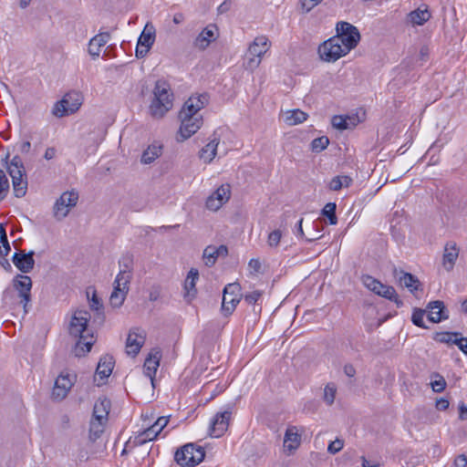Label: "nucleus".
Segmentation results:
<instances>
[{
  "label": "nucleus",
  "mask_w": 467,
  "mask_h": 467,
  "mask_svg": "<svg viewBox=\"0 0 467 467\" xmlns=\"http://www.w3.org/2000/svg\"><path fill=\"white\" fill-rule=\"evenodd\" d=\"M329 143V140L326 136L316 138L311 142V149L314 152H320L325 150Z\"/></svg>",
  "instance_id": "nucleus-43"
},
{
  "label": "nucleus",
  "mask_w": 467,
  "mask_h": 467,
  "mask_svg": "<svg viewBox=\"0 0 467 467\" xmlns=\"http://www.w3.org/2000/svg\"><path fill=\"white\" fill-rule=\"evenodd\" d=\"M240 285L237 283L228 284L223 289L222 312L225 317L233 314L240 302Z\"/></svg>",
  "instance_id": "nucleus-11"
},
{
  "label": "nucleus",
  "mask_w": 467,
  "mask_h": 467,
  "mask_svg": "<svg viewBox=\"0 0 467 467\" xmlns=\"http://www.w3.org/2000/svg\"><path fill=\"white\" fill-rule=\"evenodd\" d=\"M452 344L458 346V348L467 355V337L454 338Z\"/></svg>",
  "instance_id": "nucleus-55"
},
{
  "label": "nucleus",
  "mask_w": 467,
  "mask_h": 467,
  "mask_svg": "<svg viewBox=\"0 0 467 467\" xmlns=\"http://www.w3.org/2000/svg\"><path fill=\"white\" fill-rule=\"evenodd\" d=\"M281 237H282L281 231L280 230H275V231H273L272 233L269 234L268 239H267V244L271 247H275L280 243Z\"/></svg>",
  "instance_id": "nucleus-48"
},
{
  "label": "nucleus",
  "mask_w": 467,
  "mask_h": 467,
  "mask_svg": "<svg viewBox=\"0 0 467 467\" xmlns=\"http://www.w3.org/2000/svg\"><path fill=\"white\" fill-rule=\"evenodd\" d=\"M161 358V353L159 349H153L149 357L145 359L143 369L145 375L150 379L151 385L154 388V377L157 372V369L160 366V359Z\"/></svg>",
  "instance_id": "nucleus-22"
},
{
  "label": "nucleus",
  "mask_w": 467,
  "mask_h": 467,
  "mask_svg": "<svg viewBox=\"0 0 467 467\" xmlns=\"http://www.w3.org/2000/svg\"><path fill=\"white\" fill-rule=\"evenodd\" d=\"M344 446V441L340 439H336L335 441H331L327 446V451L330 454H336L339 451L342 450Z\"/></svg>",
  "instance_id": "nucleus-49"
},
{
  "label": "nucleus",
  "mask_w": 467,
  "mask_h": 467,
  "mask_svg": "<svg viewBox=\"0 0 467 467\" xmlns=\"http://www.w3.org/2000/svg\"><path fill=\"white\" fill-rule=\"evenodd\" d=\"M450 402L445 398H441L436 400V409L439 410H445L448 409Z\"/></svg>",
  "instance_id": "nucleus-58"
},
{
  "label": "nucleus",
  "mask_w": 467,
  "mask_h": 467,
  "mask_svg": "<svg viewBox=\"0 0 467 467\" xmlns=\"http://www.w3.org/2000/svg\"><path fill=\"white\" fill-rule=\"evenodd\" d=\"M169 419L167 417H160L152 425L161 433V431L167 426Z\"/></svg>",
  "instance_id": "nucleus-54"
},
{
  "label": "nucleus",
  "mask_w": 467,
  "mask_h": 467,
  "mask_svg": "<svg viewBox=\"0 0 467 467\" xmlns=\"http://www.w3.org/2000/svg\"><path fill=\"white\" fill-rule=\"evenodd\" d=\"M11 247L7 239L5 226L0 223V255H7Z\"/></svg>",
  "instance_id": "nucleus-42"
},
{
  "label": "nucleus",
  "mask_w": 467,
  "mask_h": 467,
  "mask_svg": "<svg viewBox=\"0 0 467 467\" xmlns=\"http://www.w3.org/2000/svg\"><path fill=\"white\" fill-rule=\"evenodd\" d=\"M219 144V139L213 138L209 143H207L199 151V157L205 163H210L216 156L217 147Z\"/></svg>",
  "instance_id": "nucleus-33"
},
{
  "label": "nucleus",
  "mask_w": 467,
  "mask_h": 467,
  "mask_svg": "<svg viewBox=\"0 0 467 467\" xmlns=\"http://www.w3.org/2000/svg\"><path fill=\"white\" fill-rule=\"evenodd\" d=\"M425 314V310L422 309H415L412 313L411 321L412 323L421 328H426V326L423 322V317Z\"/></svg>",
  "instance_id": "nucleus-46"
},
{
  "label": "nucleus",
  "mask_w": 467,
  "mask_h": 467,
  "mask_svg": "<svg viewBox=\"0 0 467 467\" xmlns=\"http://www.w3.org/2000/svg\"><path fill=\"white\" fill-rule=\"evenodd\" d=\"M344 373H345L348 377L352 378V377H354V376H355V374H356V369H355V368H354V366H353V365H351V364H347V365H345V366H344Z\"/></svg>",
  "instance_id": "nucleus-61"
},
{
  "label": "nucleus",
  "mask_w": 467,
  "mask_h": 467,
  "mask_svg": "<svg viewBox=\"0 0 467 467\" xmlns=\"http://www.w3.org/2000/svg\"><path fill=\"white\" fill-rule=\"evenodd\" d=\"M78 200V192H66L62 193L54 205V216L57 220L64 219L69 213L70 209L76 206Z\"/></svg>",
  "instance_id": "nucleus-12"
},
{
  "label": "nucleus",
  "mask_w": 467,
  "mask_h": 467,
  "mask_svg": "<svg viewBox=\"0 0 467 467\" xmlns=\"http://www.w3.org/2000/svg\"><path fill=\"white\" fill-rule=\"evenodd\" d=\"M322 0H300L303 9L309 12L317 6Z\"/></svg>",
  "instance_id": "nucleus-53"
},
{
  "label": "nucleus",
  "mask_w": 467,
  "mask_h": 467,
  "mask_svg": "<svg viewBox=\"0 0 467 467\" xmlns=\"http://www.w3.org/2000/svg\"><path fill=\"white\" fill-rule=\"evenodd\" d=\"M119 265L120 269L116 280L124 281L128 278L130 283L131 279V271L133 269V255L130 253L123 254Z\"/></svg>",
  "instance_id": "nucleus-26"
},
{
  "label": "nucleus",
  "mask_w": 467,
  "mask_h": 467,
  "mask_svg": "<svg viewBox=\"0 0 467 467\" xmlns=\"http://www.w3.org/2000/svg\"><path fill=\"white\" fill-rule=\"evenodd\" d=\"M455 467H466L467 466V456L465 454L458 455L454 460Z\"/></svg>",
  "instance_id": "nucleus-57"
},
{
  "label": "nucleus",
  "mask_w": 467,
  "mask_h": 467,
  "mask_svg": "<svg viewBox=\"0 0 467 467\" xmlns=\"http://www.w3.org/2000/svg\"><path fill=\"white\" fill-rule=\"evenodd\" d=\"M306 117V113L300 109L289 110L285 112V121L286 124L293 126L304 122Z\"/></svg>",
  "instance_id": "nucleus-39"
},
{
  "label": "nucleus",
  "mask_w": 467,
  "mask_h": 467,
  "mask_svg": "<svg viewBox=\"0 0 467 467\" xmlns=\"http://www.w3.org/2000/svg\"><path fill=\"white\" fill-rule=\"evenodd\" d=\"M262 293L259 291H254L250 294L245 295L244 301L248 305H254L257 302V300L261 297Z\"/></svg>",
  "instance_id": "nucleus-52"
},
{
  "label": "nucleus",
  "mask_w": 467,
  "mask_h": 467,
  "mask_svg": "<svg viewBox=\"0 0 467 467\" xmlns=\"http://www.w3.org/2000/svg\"><path fill=\"white\" fill-rule=\"evenodd\" d=\"M90 317V313L87 310H77L71 317L68 332L70 336L78 338L75 350L77 356L89 352L93 346V335L88 327Z\"/></svg>",
  "instance_id": "nucleus-2"
},
{
  "label": "nucleus",
  "mask_w": 467,
  "mask_h": 467,
  "mask_svg": "<svg viewBox=\"0 0 467 467\" xmlns=\"http://www.w3.org/2000/svg\"><path fill=\"white\" fill-rule=\"evenodd\" d=\"M161 151L162 146L158 143H153L143 151L140 161L144 164H150L161 155Z\"/></svg>",
  "instance_id": "nucleus-35"
},
{
  "label": "nucleus",
  "mask_w": 467,
  "mask_h": 467,
  "mask_svg": "<svg viewBox=\"0 0 467 467\" xmlns=\"http://www.w3.org/2000/svg\"><path fill=\"white\" fill-rule=\"evenodd\" d=\"M204 456L205 451L202 447L188 443L176 451L174 460L182 467H192L202 462Z\"/></svg>",
  "instance_id": "nucleus-5"
},
{
  "label": "nucleus",
  "mask_w": 467,
  "mask_h": 467,
  "mask_svg": "<svg viewBox=\"0 0 467 467\" xmlns=\"http://www.w3.org/2000/svg\"><path fill=\"white\" fill-rule=\"evenodd\" d=\"M34 251H29L28 253L20 251L13 254L12 261L19 271L27 274L34 268Z\"/></svg>",
  "instance_id": "nucleus-18"
},
{
  "label": "nucleus",
  "mask_w": 467,
  "mask_h": 467,
  "mask_svg": "<svg viewBox=\"0 0 467 467\" xmlns=\"http://www.w3.org/2000/svg\"><path fill=\"white\" fill-rule=\"evenodd\" d=\"M9 191V182L8 179L4 172V171L0 170V202L4 200Z\"/></svg>",
  "instance_id": "nucleus-45"
},
{
  "label": "nucleus",
  "mask_w": 467,
  "mask_h": 467,
  "mask_svg": "<svg viewBox=\"0 0 467 467\" xmlns=\"http://www.w3.org/2000/svg\"><path fill=\"white\" fill-rule=\"evenodd\" d=\"M261 266V263L258 259L252 258L248 263V267L253 273H259Z\"/></svg>",
  "instance_id": "nucleus-56"
},
{
  "label": "nucleus",
  "mask_w": 467,
  "mask_h": 467,
  "mask_svg": "<svg viewBox=\"0 0 467 467\" xmlns=\"http://www.w3.org/2000/svg\"><path fill=\"white\" fill-rule=\"evenodd\" d=\"M232 405H228L225 410L215 414L210 425V436L219 438L227 431L232 415Z\"/></svg>",
  "instance_id": "nucleus-13"
},
{
  "label": "nucleus",
  "mask_w": 467,
  "mask_h": 467,
  "mask_svg": "<svg viewBox=\"0 0 467 467\" xmlns=\"http://www.w3.org/2000/svg\"><path fill=\"white\" fill-rule=\"evenodd\" d=\"M56 153H57L56 149L53 147H49L46 150L44 158L47 161L52 160L53 158H55Z\"/></svg>",
  "instance_id": "nucleus-62"
},
{
  "label": "nucleus",
  "mask_w": 467,
  "mask_h": 467,
  "mask_svg": "<svg viewBox=\"0 0 467 467\" xmlns=\"http://www.w3.org/2000/svg\"><path fill=\"white\" fill-rule=\"evenodd\" d=\"M129 284L128 278L124 281L115 279L114 288L109 297V304L113 307H119L122 306L129 291Z\"/></svg>",
  "instance_id": "nucleus-19"
},
{
  "label": "nucleus",
  "mask_w": 467,
  "mask_h": 467,
  "mask_svg": "<svg viewBox=\"0 0 467 467\" xmlns=\"http://www.w3.org/2000/svg\"><path fill=\"white\" fill-rule=\"evenodd\" d=\"M231 196V187L229 184L221 185L206 201V207L211 211L219 210Z\"/></svg>",
  "instance_id": "nucleus-16"
},
{
  "label": "nucleus",
  "mask_w": 467,
  "mask_h": 467,
  "mask_svg": "<svg viewBox=\"0 0 467 467\" xmlns=\"http://www.w3.org/2000/svg\"><path fill=\"white\" fill-rule=\"evenodd\" d=\"M30 148H31V143L29 141H24L20 145V151L22 153H27L30 150Z\"/></svg>",
  "instance_id": "nucleus-64"
},
{
  "label": "nucleus",
  "mask_w": 467,
  "mask_h": 467,
  "mask_svg": "<svg viewBox=\"0 0 467 467\" xmlns=\"http://www.w3.org/2000/svg\"><path fill=\"white\" fill-rule=\"evenodd\" d=\"M362 460V467H379V462H369L364 456L361 457Z\"/></svg>",
  "instance_id": "nucleus-63"
},
{
  "label": "nucleus",
  "mask_w": 467,
  "mask_h": 467,
  "mask_svg": "<svg viewBox=\"0 0 467 467\" xmlns=\"http://www.w3.org/2000/svg\"><path fill=\"white\" fill-rule=\"evenodd\" d=\"M430 49L427 46H423L420 50V59L423 62L429 58Z\"/></svg>",
  "instance_id": "nucleus-59"
},
{
  "label": "nucleus",
  "mask_w": 467,
  "mask_h": 467,
  "mask_svg": "<svg viewBox=\"0 0 467 467\" xmlns=\"http://www.w3.org/2000/svg\"><path fill=\"white\" fill-rule=\"evenodd\" d=\"M353 180L347 175H338L331 179L328 184V188L331 191L337 192L343 187H349L352 184Z\"/></svg>",
  "instance_id": "nucleus-38"
},
{
  "label": "nucleus",
  "mask_w": 467,
  "mask_h": 467,
  "mask_svg": "<svg viewBox=\"0 0 467 467\" xmlns=\"http://www.w3.org/2000/svg\"><path fill=\"white\" fill-rule=\"evenodd\" d=\"M73 385L74 381L70 375L61 373L55 381L52 398L56 400H64Z\"/></svg>",
  "instance_id": "nucleus-17"
},
{
  "label": "nucleus",
  "mask_w": 467,
  "mask_h": 467,
  "mask_svg": "<svg viewBox=\"0 0 467 467\" xmlns=\"http://www.w3.org/2000/svg\"><path fill=\"white\" fill-rule=\"evenodd\" d=\"M228 254V249L225 245H220L218 247L209 245L203 251V260L206 266H213L219 256H226Z\"/></svg>",
  "instance_id": "nucleus-25"
},
{
  "label": "nucleus",
  "mask_w": 467,
  "mask_h": 467,
  "mask_svg": "<svg viewBox=\"0 0 467 467\" xmlns=\"http://www.w3.org/2000/svg\"><path fill=\"white\" fill-rule=\"evenodd\" d=\"M6 255H0V265L6 271L12 270V265L9 261L5 258Z\"/></svg>",
  "instance_id": "nucleus-60"
},
{
  "label": "nucleus",
  "mask_w": 467,
  "mask_h": 467,
  "mask_svg": "<svg viewBox=\"0 0 467 467\" xmlns=\"http://www.w3.org/2000/svg\"><path fill=\"white\" fill-rule=\"evenodd\" d=\"M362 283L374 294L394 302L398 307L403 306V302L399 298V296L393 286L382 284L380 281L370 275H363Z\"/></svg>",
  "instance_id": "nucleus-7"
},
{
  "label": "nucleus",
  "mask_w": 467,
  "mask_h": 467,
  "mask_svg": "<svg viewBox=\"0 0 467 467\" xmlns=\"http://www.w3.org/2000/svg\"><path fill=\"white\" fill-rule=\"evenodd\" d=\"M159 434L160 432L155 429L153 425H151L135 435L133 440H130L129 442L132 443L134 446H141L148 441L155 440Z\"/></svg>",
  "instance_id": "nucleus-31"
},
{
  "label": "nucleus",
  "mask_w": 467,
  "mask_h": 467,
  "mask_svg": "<svg viewBox=\"0 0 467 467\" xmlns=\"http://www.w3.org/2000/svg\"><path fill=\"white\" fill-rule=\"evenodd\" d=\"M114 367V360L111 356H105L99 359L96 373L102 379L109 377Z\"/></svg>",
  "instance_id": "nucleus-34"
},
{
  "label": "nucleus",
  "mask_w": 467,
  "mask_h": 467,
  "mask_svg": "<svg viewBox=\"0 0 467 467\" xmlns=\"http://www.w3.org/2000/svg\"><path fill=\"white\" fill-rule=\"evenodd\" d=\"M173 94L170 85L164 80H157L153 89V99L149 112L153 119H161L173 106Z\"/></svg>",
  "instance_id": "nucleus-3"
},
{
  "label": "nucleus",
  "mask_w": 467,
  "mask_h": 467,
  "mask_svg": "<svg viewBox=\"0 0 467 467\" xmlns=\"http://www.w3.org/2000/svg\"><path fill=\"white\" fill-rule=\"evenodd\" d=\"M336 29L337 33L336 36L340 38L339 41L345 46V50L350 51L358 46L360 40V34L355 26L341 21L337 24Z\"/></svg>",
  "instance_id": "nucleus-8"
},
{
  "label": "nucleus",
  "mask_w": 467,
  "mask_h": 467,
  "mask_svg": "<svg viewBox=\"0 0 467 467\" xmlns=\"http://www.w3.org/2000/svg\"><path fill=\"white\" fill-rule=\"evenodd\" d=\"M337 389L333 383H329L324 389V400L328 404H333L336 397Z\"/></svg>",
  "instance_id": "nucleus-44"
},
{
  "label": "nucleus",
  "mask_w": 467,
  "mask_h": 467,
  "mask_svg": "<svg viewBox=\"0 0 467 467\" xmlns=\"http://www.w3.org/2000/svg\"><path fill=\"white\" fill-rule=\"evenodd\" d=\"M111 402L106 397L99 398L94 404L92 417L99 420H108Z\"/></svg>",
  "instance_id": "nucleus-29"
},
{
  "label": "nucleus",
  "mask_w": 467,
  "mask_h": 467,
  "mask_svg": "<svg viewBox=\"0 0 467 467\" xmlns=\"http://www.w3.org/2000/svg\"><path fill=\"white\" fill-rule=\"evenodd\" d=\"M109 38L110 36L109 33H100L92 37L89 40L88 48L89 55L93 57H99L101 47H103L108 43Z\"/></svg>",
  "instance_id": "nucleus-30"
},
{
  "label": "nucleus",
  "mask_w": 467,
  "mask_h": 467,
  "mask_svg": "<svg viewBox=\"0 0 467 467\" xmlns=\"http://www.w3.org/2000/svg\"><path fill=\"white\" fill-rule=\"evenodd\" d=\"M8 159L9 153L6 154L3 161H5L6 171L12 178L14 194L17 198H22L27 191V180L24 163L18 155L14 156L10 161H8Z\"/></svg>",
  "instance_id": "nucleus-4"
},
{
  "label": "nucleus",
  "mask_w": 467,
  "mask_h": 467,
  "mask_svg": "<svg viewBox=\"0 0 467 467\" xmlns=\"http://www.w3.org/2000/svg\"><path fill=\"white\" fill-rule=\"evenodd\" d=\"M154 40L155 29L152 26H150L149 24H147L138 39L136 57L139 58L145 57L153 45Z\"/></svg>",
  "instance_id": "nucleus-15"
},
{
  "label": "nucleus",
  "mask_w": 467,
  "mask_h": 467,
  "mask_svg": "<svg viewBox=\"0 0 467 467\" xmlns=\"http://www.w3.org/2000/svg\"><path fill=\"white\" fill-rule=\"evenodd\" d=\"M14 286L18 291L20 304L23 305L26 314V306L31 300L32 280L28 275H17L14 279Z\"/></svg>",
  "instance_id": "nucleus-14"
},
{
  "label": "nucleus",
  "mask_w": 467,
  "mask_h": 467,
  "mask_svg": "<svg viewBox=\"0 0 467 467\" xmlns=\"http://www.w3.org/2000/svg\"><path fill=\"white\" fill-rule=\"evenodd\" d=\"M199 278V272L195 268H192L185 279L184 282V298H186L188 301H191L193 299L197 294V289L195 287L196 281Z\"/></svg>",
  "instance_id": "nucleus-28"
},
{
  "label": "nucleus",
  "mask_w": 467,
  "mask_h": 467,
  "mask_svg": "<svg viewBox=\"0 0 467 467\" xmlns=\"http://www.w3.org/2000/svg\"><path fill=\"white\" fill-rule=\"evenodd\" d=\"M459 256V249L456 243L449 242L444 246V252L442 256V265L446 271L451 272L455 265V262Z\"/></svg>",
  "instance_id": "nucleus-23"
},
{
  "label": "nucleus",
  "mask_w": 467,
  "mask_h": 467,
  "mask_svg": "<svg viewBox=\"0 0 467 467\" xmlns=\"http://www.w3.org/2000/svg\"><path fill=\"white\" fill-rule=\"evenodd\" d=\"M208 103L207 94L190 97L179 113L182 140L189 139L202 127L203 119L199 111Z\"/></svg>",
  "instance_id": "nucleus-1"
},
{
  "label": "nucleus",
  "mask_w": 467,
  "mask_h": 467,
  "mask_svg": "<svg viewBox=\"0 0 467 467\" xmlns=\"http://www.w3.org/2000/svg\"><path fill=\"white\" fill-rule=\"evenodd\" d=\"M107 421L108 420H99L93 417L91 418L89 423V438L91 441H95L100 437L104 431V427Z\"/></svg>",
  "instance_id": "nucleus-37"
},
{
  "label": "nucleus",
  "mask_w": 467,
  "mask_h": 467,
  "mask_svg": "<svg viewBox=\"0 0 467 467\" xmlns=\"http://www.w3.org/2000/svg\"><path fill=\"white\" fill-rule=\"evenodd\" d=\"M427 309L429 310L428 319L432 323H439L449 317L442 301L436 300L430 302L427 306Z\"/></svg>",
  "instance_id": "nucleus-24"
},
{
  "label": "nucleus",
  "mask_w": 467,
  "mask_h": 467,
  "mask_svg": "<svg viewBox=\"0 0 467 467\" xmlns=\"http://www.w3.org/2000/svg\"><path fill=\"white\" fill-rule=\"evenodd\" d=\"M337 205L335 202H327L322 209L321 214L327 218L329 224L335 225L337 223L336 214Z\"/></svg>",
  "instance_id": "nucleus-41"
},
{
  "label": "nucleus",
  "mask_w": 467,
  "mask_h": 467,
  "mask_svg": "<svg viewBox=\"0 0 467 467\" xmlns=\"http://www.w3.org/2000/svg\"><path fill=\"white\" fill-rule=\"evenodd\" d=\"M339 40L340 38L333 36L319 46L318 53L323 60L335 62L349 52L345 50V46Z\"/></svg>",
  "instance_id": "nucleus-9"
},
{
  "label": "nucleus",
  "mask_w": 467,
  "mask_h": 467,
  "mask_svg": "<svg viewBox=\"0 0 467 467\" xmlns=\"http://www.w3.org/2000/svg\"><path fill=\"white\" fill-rule=\"evenodd\" d=\"M459 336H460V333H458V332H453V333L446 332V333L441 334V337H440L439 341L441 343H452L454 338H460Z\"/></svg>",
  "instance_id": "nucleus-51"
},
{
  "label": "nucleus",
  "mask_w": 467,
  "mask_h": 467,
  "mask_svg": "<svg viewBox=\"0 0 467 467\" xmlns=\"http://www.w3.org/2000/svg\"><path fill=\"white\" fill-rule=\"evenodd\" d=\"M90 309L95 311L94 323L101 325L104 322L105 315L103 312V305L100 302V299L96 295L94 291L91 300L89 301Z\"/></svg>",
  "instance_id": "nucleus-36"
},
{
  "label": "nucleus",
  "mask_w": 467,
  "mask_h": 467,
  "mask_svg": "<svg viewBox=\"0 0 467 467\" xmlns=\"http://www.w3.org/2000/svg\"><path fill=\"white\" fill-rule=\"evenodd\" d=\"M145 342V334L143 331L139 333L138 328H133L130 331L127 341L126 348L127 353L129 355H132L135 357L140 350L141 347Z\"/></svg>",
  "instance_id": "nucleus-20"
},
{
  "label": "nucleus",
  "mask_w": 467,
  "mask_h": 467,
  "mask_svg": "<svg viewBox=\"0 0 467 467\" xmlns=\"http://www.w3.org/2000/svg\"><path fill=\"white\" fill-rule=\"evenodd\" d=\"M393 275L396 279L399 280L400 284L406 288H408L411 293H414L415 291L420 289V282L410 273H406L401 269H398L394 267L393 269Z\"/></svg>",
  "instance_id": "nucleus-21"
},
{
  "label": "nucleus",
  "mask_w": 467,
  "mask_h": 467,
  "mask_svg": "<svg viewBox=\"0 0 467 467\" xmlns=\"http://www.w3.org/2000/svg\"><path fill=\"white\" fill-rule=\"evenodd\" d=\"M437 377L439 379L432 381L431 383V385L432 390L434 392H441L444 390V389L446 387V381L443 377H441L440 375H437Z\"/></svg>",
  "instance_id": "nucleus-50"
},
{
  "label": "nucleus",
  "mask_w": 467,
  "mask_h": 467,
  "mask_svg": "<svg viewBox=\"0 0 467 467\" xmlns=\"http://www.w3.org/2000/svg\"><path fill=\"white\" fill-rule=\"evenodd\" d=\"M410 21L414 25L421 26L431 18L428 9H416L409 14Z\"/></svg>",
  "instance_id": "nucleus-40"
},
{
  "label": "nucleus",
  "mask_w": 467,
  "mask_h": 467,
  "mask_svg": "<svg viewBox=\"0 0 467 467\" xmlns=\"http://www.w3.org/2000/svg\"><path fill=\"white\" fill-rule=\"evenodd\" d=\"M301 442V435L298 433V430L296 426H290L286 429L284 446L288 451L296 450Z\"/></svg>",
  "instance_id": "nucleus-32"
},
{
  "label": "nucleus",
  "mask_w": 467,
  "mask_h": 467,
  "mask_svg": "<svg viewBox=\"0 0 467 467\" xmlns=\"http://www.w3.org/2000/svg\"><path fill=\"white\" fill-rule=\"evenodd\" d=\"M216 29L217 28L214 25L206 26L195 38L194 46L199 49H205L210 43L215 39Z\"/></svg>",
  "instance_id": "nucleus-27"
},
{
  "label": "nucleus",
  "mask_w": 467,
  "mask_h": 467,
  "mask_svg": "<svg viewBox=\"0 0 467 467\" xmlns=\"http://www.w3.org/2000/svg\"><path fill=\"white\" fill-rule=\"evenodd\" d=\"M269 47L270 42L266 36H260L255 37L248 48V53L251 56L247 62L248 67L250 68L257 67L261 63L263 56L268 51Z\"/></svg>",
  "instance_id": "nucleus-10"
},
{
  "label": "nucleus",
  "mask_w": 467,
  "mask_h": 467,
  "mask_svg": "<svg viewBox=\"0 0 467 467\" xmlns=\"http://www.w3.org/2000/svg\"><path fill=\"white\" fill-rule=\"evenodd\" d=\"M332 125L334 128L337 129V130H346L348 129V118H344L342 116H334L332 118Z\"/></svg>",
  "instance_id": "nucleus-47"
},
{
  "label": "nucleus",
  "mask_w": 467,
  "mask_h": 467,
  "mask_svg": "<svg viewBox=\"0 0 467 467\" xmlns=\"http://www.w3.org/2000/svg\"><path fill=\"white\" fill-rule=\"evenodd\" d=\"M83 103V96L78 91H69L61 100L55 103L52 109V114L57 118H62L73 114L78 110Z\"/></svg>",
  "instance_id": "nucleus-6"
}]
</instances>
